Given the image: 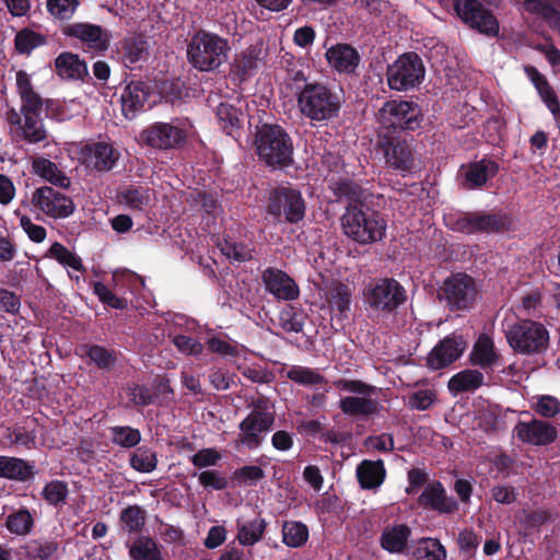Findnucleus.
Wrapping results in <instances>:
<instances>
[{"instance_id": "nucleus-1", "label": "nucleus", "mask_w": 560, "mask_h": 560, "mask_svg": "<svg viewBox=\"0 0 560 560\" xmlns=\"http://www.w3.org/2000/svg\"><path fill=\"white\" fill-rule=\"evenodd\" d=\"M231 47L226 38L208 31L196 32L188 40V63L200 72H212L229 59Z\"/></svg>"}, {"instance_id": "nucleus-2", "label": "nucleus", "mask_w": 560, "mask_h": 560, "mask_svg": "<svg viewBox=\"0 0 560 560\" xmlns=\"http://www.w3.org/2000/svg\"><path fill=\"white\" fill-rule=\"evenodd\" d=\"M343 233L361 245H369L384 238L387 222L377 211L365 206H349L341 217Z\"/></svg>"}, {"instance_id": "nucleus-3", "label": "nucleus", "mask_w": 560, "mask_h": 560, "mask_svg": "<svg viewBox=\"0 0 560 560\" xmlns=\"http://www.w3.org/2000/svg\"><path fill=\"white\" fill-rule=\"evenodd\" d=\"M334 385L339 390L350 394L339 401V407L345 415L368 418L382 409L376 398L380 392L377 387L359 380L347 378L338 380Z\"/></svg>"}, {"instance_id": "nucleus-4", "label": "nucleus", "mask_w": 560, "mask_h": 560, "mask_svg": "<svg viewBox=\"0 0 560 560\" xmlns=\"http://www.w3.org/2000/svg\"><path fill=\"white\" fill-rule=\"evenodd\" d=\"M365 308L377 315H387L406 301V290L392 278L371 280L362 291Z\"/></svg>"}, {"instance_id": "nucleus-5", "label": "nucleus", "mask_w": 560, "mask_h": 560, "mask_svg": "<svg viewBox=\"0 0 560 560\" xmlns=\"http://www.w3.org/2000/svg\"><path fill=\"white\" fill-rule=\"evenodd\" d=\"M298 105L301 113L311 120L323 121L336 117L340 109V100L327 86L320 83L306 84L300 92Z\"/></svg>"}, {"instance_id": "nucleus-6", "label": "nucleus", "mask_w": 560, "mask_h": 560, "mask_svg": "<svg viewBox=\"0 0 560 560\" xmlns=\"http://www.w3.org/2000/svg\"><path fill=\"white\" fill-rule=\"evenodd\" d=\"M505 337L510 347L522 354H535L545 351L549 342V332L538 322L524 319L511 325Z\"/></svg>"}, {"instance_id": "nucleus-7", "label": "nucleus", "mask_w": 560, "mask_h": 560, "mask_svg": "<svg viewBox=\"0 0 560 560\" xmlns=\"http://www.w3.org/2000/svg\"><path fill=\"white\" fill-rule=\"evenodd\" d=\"M257 152L270 166H282L291 162L292 143L279 126H264L256 137Z\"/></svg>"}, {"instance_id": "nucleus-8", "label": "nucleus", "mask_w": 560, "mask_h": 560, "mask_svg": "<svg viewBox=\"0 0 560 560\" xmlns=\"http://www.w3.org/2000/svg\"><path fill=\"white\" fill-rule=\"evenodd\" d=\"M425 69L415 52L399 56L387 67L386 80L390 90L405 92L418 86L424 79Z\"/></svg>"}, {"instance_id": "nucleus-9", "label": "nucleus", "mask_w": 560, "mask_h": 560, "mask_svg": "<svg viewBox=\"0 0 560 560\" xmlns=\"http://www.w3.org/2000/svg\"><path fill=\"white\" fill-rule=\"evenodd\" d=\"M376 117L380 126L387 130H416L422 122L420 107L413 102L404 100L385 102Z\"/></svg>"}, {"instance_id": "nucleus-10", "label": "nucleus", "mask_w": 560, "mask_h": 560, "mask_svg": "<svg viewBox=\"0 0 560 560\" xmlns=\"http://www.w3.org/2000/svg\"><path fill=\"white\" fill-rule=\"evenodd\" d=\"M275 422L273 411L267 400H258L249 415L241 421L237 442L249 448H257Z\"/></svg>"}, {"instance_id": "nucleus-11", "label": "nucleus", "mask_w": 560, "mask_h": 560, "mask_svg": "<svg viewBox=\"0 0 560 560\" xmlns=\"http://www.w3.org/2000/svg\"><path fill=\"white\" fill-rule=\"evenodd\" d=\"M192 132V125L186 118H176L171 122H155L141 132V139L155 149H172L183 143Z\"/></svg>"}, {"instance_id": "nucleus-12", "label": "nucleus", "mask_w": 560, "mask_h": 560, "mask_svg": "<svg viewBox=\"0 0 560 560\" xmlns=\"http://www.w3.org/2000/svg\"><path fill=\"white\" fill-rule=\"evenodd\" d=\"M440 295L452 311L468 310L477 298L475 281L464 273L454 275L444 281Z\"/></svg>"}, {"instance_id": "nucleus-13", "label": "nucleus", "mask_w": 560, "mask_h": 560, "mask_svg": "<svg viewBox=\"0 0 560 560\" xmlns=\"http://www.w3.org/2000/svg\"><path fill=\"white\" fill-rule=\"evenodd\" d=\"M32 205L42 213L54 219L68 218L75 208L70 197L49 186H43L33 191Z\"/></svg>"}, {"instance_id": "nucleus-14", "label": "nucleus", "mask_w": 560, "mask_h": 560, "mask_svg": "<svg viewBox=\"0 0 560 560\" xmlns=\"http://www.w3.org/2000/svg\"><path fill=\"white\" fill-rule=\"evenodd\" d=\"M454 9L458 18L472 28L487 35H497V19L478 0H455Z\"/></svg>"}, {"instance_id": "nucleus-15", "label": "nucleus", "mask_w": 560, "mask_h": 560, "mask_svg": "<svg viewBox=\"0 0 560 560\" xmlns=\"http://www.w3.org/2000/svg\"><path fill=\"white\" fill-rule=\"evenodd\" d=\"M42 108L26 109L21 107L20 112L11 109L7 113V119L16 135L30 143H37L46 138L40 119Z\"/></svg>"}, {"instance_id": "nucleus-16", "label": "nucleus", "mask_w": 560, "mask_h": 560, "mask_svg": "<svg viewBox=\"0 0 560 560\" xmlns=\"http://www.w3.org/2000/svg\"><path fill=\"white\" fill-rule=\"evenodd\" d=\"M269 212L278 219L283 214L288 222L295 223L304 218L305 203L298 190L282 187L270 195Z\"/></svg>"}, {"instance_id": "nucleus-17", "label": "nucleus", "mask_w": 560, "mask_h": 560, "mask_svg": "<svg viewBox=\"0 0 560 560\" xmlns=\"http://www.w3.org/2000/svg\"><path fill=\"white\" fill-rule=\"evenodd\" d=\"M120 158V153L113 144L107 142H95L86 144L81 149L80 159L82 163L98 172L110 171Z\"/></svg>"}, {"instance_id": "nucleus-18", "label": "nucleus", "mask_w": 560, "mask_h": 560, "mask_svg": "<svg viewBox=\"0 0 560 560\" xmlns=\"http://www.w3.org/2000/svg\"><path fill=\"white\" fill-rule=\"evenodd\" d=\"M386 164L401 173L409 172L413 167V155L410 145L398 138L384 136L378 140Z\"/></svg>"}, {"instance_id": "nucleus-19", "label": "nucleus", "mask_w": 560, "mask_h": 560, "mask_svg": "<svg viewBox=\"0 0 560 560\" xmlns=\"http://www.w3.org/2000/svg\"><path fill=\"white\" fill-rule=\"evenodd\" d=\"M466 346L462 336L445 337L428 354V366L432 370H440L450 365L463 354Z\"/></svg>"}, {"instance_id": "nucleus-20", "label": "nucleus", "mask_w": 560, "mask_h": 560, "mask_svg": "<svg viewBox=\"0 0 560 560\" xmlns=\"http://www.w3.org/2000/svg\"><path fill=\"white\" fill-rule=\"evenodd\" d=\"M267 292L281 301H293L299 298L300 289L295 281L284 271L267 268L261 275Z\"/></svg>"}, {"instance_id": "nucleus-21", "label": "nucleus", "mask_w": 560, "mask_h": 560, "mask_svg": "<svg viewBox=\"0 0 560 560\" xmlns=\"http://www.w3.org/2000/svg\"><path fill=\"white\" fill-rule=\"evenodd\" d=\"M514 432L522 442L535 446L551 444L557 439L556 428L548 422L537 419L518 422L514 428Z\"/></svg>"}, {"instance_id": "nucleus-22", "label": "nucleus", "mask_w": 560, "mask_h": 560, "mask_svg": "<svg viewBox=\"0 0 560 560\" xmlns=\"http://www.w3.org/2000/svg\"><path fill=\"white\" fill-rule=\"evenodd\" d=\"M457 225L465 233L499 232L509 228L510 220L501 213H468L458 220Z\"/></svg>"}, {"instance_id": "nucleus-23", "label": "nucleus", "mask_w": 560, "mask_h": 560, "mask_svg": "<svg viewBox=\"0 0 560 560\" xmlns=\"http://www.w3.org/2000/svg\"><path fill=\"white\" fill-rule=\"evenodd\" d=\"M262 56V45L256 44L237 54L231 66V74L238 81L253 77L259 68Z\"/></svg>"}, {"instance_id": "nucleus-24", "label": "nucleus", "mask_w": 560, "mask_h": 560, "mask_svg": "<svg viewBox=\"0 0 560 560\" xmlns=\"http://www.w3.org/2000/svg\"><path fill=\"white\" fill-rule=\"evenodd\" d=\"M149 95L150 92L143 82L132 81L127 84L120 95L124 116L132 119L138 112L144 108Z\"/></svg>"}, {"instance_id": "nucleus-25", "label": "nucleus", "mask_w": 560, "mask_h": 560, "mask_svg": "<svg viewBox=\"0 0 560 560\" xmlns=\"http://www.w3.org/2000/svg\"><path fill=\"white\" fill-rule=\"evenodd\" d=\"M501 354L494 341L486 334H481L472 346L469 361L482 370L493 369L500 361Z\"/></svg>"}, {"instance_id": "nucleus-26", "label": "nucleus", "mask_w": 560, "mask_h": 560, "mask_svg": "<svg viewBox=\"0 0 560 560\" xmlns=\"http://www.w3.org/2000/svg\"><path fill=\"white\" fill-rule=\"evenodd\" d=\"M329 66L338 72L352 73L360 62V55L348 44H337L326 51Z\"/></svg>"}, {"instance_id": "nucleus-27", "label": "nucleus", "mask_w": 560, "mask_h": 560, "mask_svg": "<svg viewBox=\"0 0 560 560\" xmlns=\"http://www.w3.org/2000/svg\"><path fill=\"white\" fill-rule=\"evenodd\" d=\"M66 34L80 39L88 48L102 51L107 48L108 38L101 26L75 23L66 28Z\"/></svg>"}, {"instance_id": "nucleus-28", "label": "nucleus", "mask_w": 560, "mask_h": 560, "mask_svg": "<svg viewBox=\"0 0 560 560\" xmlns=\"http://www.w3.org/2000/svg\"><path fill=\"white\" fill-rule=\"evenodd\" d=\"M498 171V164L491 160L482 159L471 163L465 170L464 186L468 189L481 187L489 178H492Z\"/></svg>"}, {"instance_id": "nucleus-29", "label": "nucleus", "mask_w": 560, "mask_h": 560, "mask_svg": "<svg viewBox=\"0 0 560 560\" xmlns=\"http://www.w3.org/2000/svg\"><path fill=\"white\" fill-rule=\"evenodd\" d=\"M419 500L423 506H429L441 513H450L457 508V503L446 495L440 482L428 485Z\"/></svg>"}, {"instance_id": "nucleus-30", "label": "nucleus", "mask_w": 560, "mask_h": 560, "mask_svg": "<svg viewBox=\"0 0 560 560\" xmlns=\"http://www.w3.org/2000/svg\"><path fill=\"white\" fill-rule=\"evenodd\" d=\"M33 477V465L19 457L0 455V478L14 481H27Z\"/></svg>"}, {"instance_id": "nucleus-31", "label": "nucleus", "mask_w": 560, "mask_h": 560, "mask_svg": "<svg viewBox=\"0 0 560 560\" xmlns=\"http://www.w3.org/2000/svg\"><path fill=\"white\" fill-rule=\"evenodd\" d=\"M32 173L57 187L68 188L71 183L56 163L43 156L32 161Z\"/></svg>"}, {"instance_id": "nucleus-32", "label": "nucleus", "mask_w": 560, "mask_h": 560, "mask_svg": "<svg viewBox=\"0 0 560 560\" xmlns=\"http://www.w3.org/2000/svg\"><path fill=\"white\" fill-rule=\"evenodd\" d=\"M386 470L382 460H363L357 467V477L363 489H377L384 482Z\"/></svg>"}, {"instance_id": "nucleus-33", "label": "nucleus", "mask_w": 560, "mask_h": 560, "mask_svg": "<svg viewBox=\"0 0 560 560\" xmlns=\"http://www.w3.org/2000/svg\"><path fill=\"white\" fill-rule=\"evenodd\" d=\"M411 530L405 524H397L384 528L381 536V546L388 552L401 553L407 548Z\"/></svg>"}, {"instance_id": "nucleus-34", "label": "nucleus", "mask_w": 560, "mask_h": 560, "mask_svg": "<svg viewBox=\"0 0 560 560\" xmlns=\"http://www.w3.org/2000/svg\"><path fill=\"white\" fill-rule=\"evenodd\" d=\"M58 75L66 79L80 80L88 74L86 63L78 55L62 52L55 60Z\"/></svg>"}, {"instance_id": "nucleus-35", "label": "nucleus", "mask_w": 560, "mask_h": 560, "mask_svg": "<svg viewBox=\"0 0 560 560\" xmlns=\"http://www.w3.org/2000/svg\"><path fill=\"white\" fill-rule=\"evenodd\" d=\"M351 291L346 284H335L325 293V300L334 316L343 318L350 311Z\"/></svg>"}, {"instance_id": "nucleus-36", "label": "nucleus", "mask_w": 560, "mask_h": 560, "mask_svg": "<svg viewBox=\"0 0 560 560\" xmlns=\"http://www.w3.org/2000/svg\"><path fill=\"white\" fill-rule=\"evenodd\" d=\"M483 374L478 370H463L453 375L447 384L448 390L453 395L463 392H474L483 384Z\"/></svg>"}, {"instance_id": "nucleus-37", "label": "nucleus", "mask_w": 560, "mask_h": 560, "mask_svg": "<svg viewBox=\"0 0 560 560\" xmlns=\"http://www.w3.org/2000/svg\"><path fill=\"white\" fill-rule=\"evenodd\" d=\"M15 85L21 98V107L26 109L42 108V100L34 91L31 77L24 70L15 73Z\"/></svg>"}, {"instance_id": "nucleus-38", "label": "nucleus", "mask_w": 560, "mask_h": 560, "mask_svg": "<svg viewBox=\"0 0 560 560\" xmlns=\"http://www.w3.org/2000/svg\"><path fill=\"white\" fill-rule=\"evenodd\" d=\"M412 556L415 560H446V550L435 538H421L416 542Z\"/></svg>"}, {"instance_id": "nucleus-39", "label": "nucleus", "mask_w": 560, "mask_h": 560, "mask_svg": "<svg viewBox=\"0 0 560 560\" xmlns=\"http://www.w3.org/2000/svg\"><path fill=\"white\" fill-rule=\"evenodd\" d=\"M266 527V520L256 517L238 526L236 538L242 546H254L262 538Z\"/></svg>"}, {"instance_id": "nucleus-40", "label": "nucleus", "mask_w": 560, "mask_h": 560, "mask_svg": "<svg viewBox=\"0 0 560 560\" xmlns=\"http://www.w3.org/2000/svg\"><path fill=\"white\" fill-rule=\"evenodd\" d=\"M132 560H163L158 544L150 537H139L129 547Z\"/></svg>"}, {"instance_id": "nucleus-41", "label": "nucleus", "mask_w": 560, "mask_h": 560, "mask_svg": "<svg viewBox=\"0 0 560 560\" xmlns=\"http://www.w3.org/2000/svg\"><path fill=\"white\" fill-rule=\"evenodd\" d=\"M308 539V528L296 521H287L282 525V542L290 548H299Z\"/></svg>"}, {"instance_id": "nucleus-42", "label": "nucleus", "mask_w": 560, "mask_h": 560, "mask_svg": "<svg viewBox=\"0 0 560 560\" xmlns=\"http://www.w3.org/2000/svg\"><path fill=\"white\" fill-rule=\"evenodd\" d=\"M217 117L228 135H233L240 128L243 113L233 104L221 103L217 108Z\"/></svg>"}, {"instance_id": "nucleus-43", "label": "nucleus", "mask_w": 560, "mask_h": 560, "mask_svg": "<svg viewBox=\"0 0 560 560\" xmlns=\"http://www.w3.org/2000/svg\"><path fill=\"white\" fill-rule=\"evenodd\" d=\"M130 466L143 474L152 472L158 465V456L154 451L148 447H138L129 458Z\"/></svg>"}, {"instance_id": "nucleus-44", "label": "nucleus", "mask_w": 560, "mask_h": 560, "mask_svg": "<svg viewBox=\"0 0 560 560\" xmlns=\"http://www.w3.org/2000/svg\"><path fill=\"white\" fill-rule=\"evenodd\" d=\"M79 354L89 358L91 362L95 363L100 369H109L115 363V358L107 349L93 345H84L79 348Z\"/></svg>"}, {"instance_id": "nucleus-45", "label": "nucleus", "mask_w": 560, "mask_h": 560, "mask_svg": "<svg viewBox=\"0 0 560 560\" xmlns=\"http://www.w3.org/2000/svg\"><path fill=\"white\" fill-rule=\"evenodd\" d=\"M49 257L56 259L65 267L73 271H84V266L80 257L67 249L62 244L55 242L49 248Z\"/></svg>"}, {"instance_id": "nucleus-46", "label": "nucleus", "mask_w": 560, "mask_h": 560, "mask_svg": "<svg viewBox=\"0 0 560 560\" xmlns=\"http://www.w3.org/2000/svg\"><path fill=\"white\" fill-rule=\"evenodd\" d=\"M145 521V512L138 505H130L120 513L121 528L128 533L139 532Z\"/></svg>"}, {"instance_id": "nucleus-47", "label": "nucleus", "mask_w": 560, "mask_h": 560, "mask_svg": "<svg viewBox=\"0 0 560 560\" xmlns=\"http://www.w3.org/2000/svg\"><path fill=\"white\" fill-rule=\"evenodd\" d=\"M148 43L142 39H132L126 43L124 51V62L129 68H135L137 63L147 60Z\"/></svg>"}, {"instance_id": "nucleus-48", "label": "nucleus", "mask_w": 560, "mask_h": 560, "mask_svg": "<svg viewBox=\"0 0 560 560\" xmlns=\"http://www.w3.org/2000/svg\"><path fill=\"white\" fill-rule=\"evenodd\" d=\"M110 435L113 443L124 448L133 447L141 441L140 431L127 425L113 427L110 429Z\"/></svg>"}, {"instance_id": "nucleus-49", "label": "nucleus", "mask_w": 560, "mask_h": 560, "mask_svg": "<svg viewBox=\"0 0 560 560\" xmlns=\"http://www.w3.org/2000/svg\"><path fill=\"white\" fill-rule=\"evenodd\" d=\"M287 376L304 386L318 385L324 382V377L317 371L301 365H294L288 370Z\"/></svg>"}, {"instance_id": "nucleus-50", "label": "nucleus", "mask_w": 560, "mask_h": 560, "mask_svg": "<svg viewBox=\"0 0 560 560\" xmlns=\"http://www.w3.org/2000/svg\"><path fill=\"white\" fill-rule=\"evenodd\" d=\"M5 526L12 534L26 535L33 526V517L27 510H20L7 517Z\"/></svg>"}, {"instance_id": "nucleus-51", "label": "nucleus", "mask_w": 560, "mask_h": 560, "mask_svg": "<svg viewBox=\"0 0 560 560\" xmlns=\"http://www.w3.org/2000/svg\"><path fill=\"white\" fill-rule=\"evenodd\" d=\"M265 477L264 470L259 466H243L233 472V481L243 487L255 486Z\"/></svg>"}, {"instance_id": "nucleus-52", "label": "nucleus", "mask_w": 560, "mask_h": 560, "mask_svg": "<svg viewBox=\"0 0 560 560\" xmlns=\"http://www.w3.org/2000/svg\"><path fill=\"white\" fill-rule=\"evenodd\" d=\"M280 326L288 332H300L304 326V315L292 306H287L280 313Z\"/></svg>"}, {"instance_id": "nucleus-53", "label": "nucleus", "mask_w": 560, "mask_h": 560, "mask_svg": "<svg viewBox=\"0 0 560 560\" xmlns=\"http://www.w3.org/2000/svg\"><path fill=\"white\" fill-rule=\"evenodd\" d=\"M14 43L20 54H30L34 48L44 44V38L35 32L23 30L16 34Z\"/></svg>"}, {"instance_id": "nucleus-54", "label": "nucleus", "mask_w": 560, "mask_h": 560, "mask_svg": "<svg viewBox=\"0 0 560 560\" xmlns=\"http://www.w3.org/2000/svg\"><path fill=\"white\" fill-rule=\"evenodd\" d=\"M221 252L228 258L236 261H247L253 257V249L243 243L225 240L221 244Z\"/></svg>"}, {"instance_id": "nucleus-55", "label": "nucleus", "mask_w": 560, "mask_h": 560, "mask_svg": "<svg viewBox=\"0 0 560 560\" xmlns=\"http://www.w3.org/2000/svg\"><path fill=\"white\" fill-rule=\"evenodd\" d=\"M79 0H48L49 13L59 20H69L74 14Z\"/></svg>"}, {"instance_id": "nucleus-56", "label": "nucleus", "mask_w": 560, "mask_h": 560, "mask_svg": "<svg viewBox=\"0 0 560 560\" xmlns=\"http://www.w3.org/2000/svg\"><path fill=\"white\" fill-rule=\"evenodd\" d=\"M121 198L129 207L141 210L149 205L151 194L149 189L141 187L130 188L121 194Z\"/></svg>"}, {"instance_id": "nucleus-57", "label": "nucleus", "mask_w": 560, "mask_h": 560, "mask_svg": "<svg viewBox=\"0 0 560 560\" xmlns=\"http://www.w3.org/2000/svg\"><path fill=\"white\" fill-rule=\"evenodd\" d=\"M68 495V488L65 482L54 480L45 486L43 489L44 499L52 505L65 502Z\"/></svg>"}, {"instance_id": "nucleus-58", "label": "nucleus", "mask_w": 560, "mask_h": 560, "mask_svg": "<svg viewBox=\"0 0 560 560\" xmlns=\"http://www.w3.org/2000/svg\"><path fill=\"white\" fill-rule=\"evenodd\" d=\"M94 293L98 299L108 306L116 310H124L127 306V301L115 295L104 283L95 282L93 285Z\"/></svg>"}, {"instance_id": "nucleus-59", "label": "nucleus", "mask_w": 560, "mask_h": 560, "mask_svg": "<svg viewBox=\"0 0 560 560\" xmlns=\"http://www.w3.org/2000/svg\"><path fill=\"white\" fill-rule=\"evenodd\" d=\"M536 412L545 418H551L560 412V401L549 395L537 397L536 402L533 405Z\"/></svg>"}, {"instance_id": "nucleus-60", "label": "nucleus", "mask_w": 560, "mask_h": 560, "mask_svg": "<svg viewBox=\"0 0 560 560\" xmlns=\"http://www.w3.org/2000/svg\"><path fill=\"white\" fill-rule=\"evenodd\" d=\"M173 343L175 345L177 350L185 355H198L203 350V346L201 342L186 335L174 336Z\"/></svg>"}, {"instance_id": "nucleus-61", "label": "nucleus", "mask_w": 560, "mask_h": 560, "mask_svg": "<svg viewBox=\"0 0 560 560\" xmlns=\"http://www.w3.org/2000/svg\"><path fill=\"white\" fill-rule=\"evenodd\" d=\"M198 480L201 486L206 488H212L214 490H223L228 487L226 477L214 469L203 470L199 474Z\"/></svg>"}, {"instance_id": "nucleus-62", "label": "nucleus", "mask_w": 560, "mask_h": 560, "mask_svg": "<svg viewBox=\"0 0 560 560\" xmlns=\"http://www.w3.org/2000/svg\"><path fill=\"white\" fill-rule=\"evenodd\" d=\"M435 400V394L432 389L424 388L412 392L408 397V405L412 409L425 410Z\"/></svg>"}, {"instance_id": "nucleus-63", "label": "nucleus", "mask_w": 560, "mask_h": 560, "mask_svg": "<svg viewBox=\"0 0 560 560\" xmlns=\"http://www.w3.org/2000/svg\"><path fill=\"white\" fill-rule=\"evenodd\" d=\"M220 459L221 454L214 448H202L191 456L192 465L198 468L214 466Z\"/></svg>"}, {"instance_id": "nucleus-64", "label": "nucleus", "mask_w": 560, "mask_h": 560, "mask_svg": "<svg viewBox=\"0 0 560 560\" xmlns=\"http://www.w3.org/2000/svg\"><path fill=\"white\" fill-rule=\"evenodd\" d=\"M20 225L31 241L35 243H42L46 238V229L42 225L33 223L31 218L21 215Z\"/></svg>"}]
</instances>
